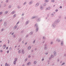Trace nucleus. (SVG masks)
Returning <instances> with one entry per match:
<instances>
[{"instance_id":"f257e3e1","label":"nucleus","mask_w":66,"mask_h":66,"mask_svg":"<svg viewBox=\"0 0 66 66\" xmlns=\"http://www.w3.org/2000/svg\"><path fill=\"white\" fill-rule=\"evenodd\" d=\"M50 9V7H48V8H47L46 9V10H49Z\"/></svg>"},{"instance_id":"f03ea898","label":"nucleus","mask_w":66,"mask_h":66,"mask_svg":"<svg viewBox=\"0 0 66 66\" xmlns=\"http://www.w3.org/2000/svg\"><path fill=\"white\" fill-rule=\"evenodd\" d=\"M6 45H4V46H3V48H4V49H5V46H6Z\"/></svg>"},{"instance_id":"7ed1b4c3","label":"nucleus","mask_w":66,"mask_h":66,"mask_svg":"<svg viewBox=\"0 0 66 66\" xmlns=\"http://www.w3.org/2000/svg\"><path fill=\"white\" fill-rule=\"evenodd\" d=\"M49 1L48 0H45V2H48Z\"/></svg>"},{"instance_id":"20e7f679","label":"nucleus","mask_w":66,"mask_h":66,"mask_svg":"<svg viewBox=\"0 0 66 66\" xmlns=\"http://www.w3.org/2000/svg\"><path fill=\"white\" fill-rule=\"evenodd\" d=\"M31 64V63L30 62H29L27 64V65H30Z\"/></svg>"},{"instance_id":"39448f33","label":"nucleus","mask_w":66,"mask_h":66,"mask_svg":"<svg viewBox=\"0 0 66 66\" xmlns=\"http://www.w3.org/2000/svg\"><path fill=\"white\" fill-rule=\"evenodd\" d=\"M39 4L38 3H37L36 5V6H37Z\"/></svg>"},{"instance_id":"423d86ee","label":"nucleus","mask_w":66,"mask_h":66,"mask_svg":"<svg viewBox=\"0 0 66 66\" xmlns=\"http://www.w3.org/2000/svg\"><path fill=\"white\" fill-rule=\"evenodd\" d=\"M15 13V11L13 12H12V14H14V13Z\"/></svg>"},{"instance_id":"0eeeda50","label":"nucleus","mask_w":66,"mask_h":66,"mask_svg":"<svg viewBox=\"0 0 66 66\" xmlns=\"http://www.w3.org/2000/svg\"><path fill=\"white\" fill-rule=\"evenodd\" d=\"M28 49H29H29H31V47H28Z\"/></svg>"},{"instance_id":"6e6552de","label":"nucleus","mask_w":66,"mask_h":66,"mask_svg":"<svg viewBox=\"0 0 66 66\" xmlns=\"http://www.w3.org/2000/svg\"><path fill=\"white\" fill-rule=\"evenodd\" d=\"M34 63L35 64H36V62L35 61L34 62Z\"/></svg>"},{"instance_id":"1a4fd4ad","label":"nucleus","mask_w":66,"mask_h":66,"mask_svg":"<svg viewBox=\"0 0 66 66\" xmlns=\"http://www.w3.org/2000/svg\"><path fill=\"white\" fill-rule=\"evenodd\" d=\"M52 2H54V0H52Z\"/></svg>"},{"instance_id":"9d476101","label":"nucleus","mask_w":66,"mask_h":66,"mask_svg":"<svg viewBox=\"0 0 66 66\" xmlns=\"http://www.w3.org/2000/svg\"><path fill=\"white\" fill-rule=\"evenodd\" d=\"M13 64H16V62H15V61H14V62H13Z\"/></svg>"},{"instance_id":"9b49d317","label":"nucleus","mask_w":66,"mask_h":66,"mask_svg":"<svg viewBox=\"0 0 66 66\" xmlns=\"http://www.w3.org/2000/svg\"><path fill=\"white\" fill-rule=\"evenodd\" d=\"M5 66H7V63H6L5 64Z\"/></svg>"},{"instance_id":"f8f14e48","label":"nucleus","mask_w":66,"mask_h":66,"mask_svg":"<svg viewBox=\"0 0 66 66\" xmlns=\"http://www.w3.org/2000/svg\"><path fill=\"white\" fill-rule=\"evenodd\" d=\"M17 58H15V61H16V60H17Z\"/></svg>"},{"instance_id":"ddd939ff","label":"nucleus","mask_w":66,"mask_h":66,"mask_svg":"<svg viewBox=\"0 0 66 66\" xmlns=\"http://www.w3.org/2000/svg\"><path fill=\"white\" fill-rule=\"evenodd\" d=\"M19 52V53H20L21 52L20 51H19V52Z\"/></svg>"},{"instance_id":"4468645a","label":"nucleus","mask_w":66,"mask_h":66,"mask_svg":"<svg viewBox=\"0 0 66 66\" xmlns=\"http://www.w3.org/2000/svg\"><path fill=\"white\" fill-rule=\"evenodd\" d=\"M57 41H58V42H60V41L59 40H57Z\"/></svg>"},{"instance_id":"2eb2a0df","label":"nucleus","mask_w":66,"mask_h":66,"mask_svg":"<svg viewBox=\"0 0 66 66\" xmlns=\"http://www.w3.org/2000/svg\"><path fill=\"white\" fill-rule=\"evenodd\" d=\"M30 57H31V56H28V58H30Z\"/></svg>"},{"instance_id":"dca6fc26","label":"nucleus","mask_w":66,"mask_h":66,"mask_svg":"<svg viewBox=\"0 0 66 66\" xmlns=\"http://www.w3.org/2000/svg\"><path fill=\"white\" fill-rule=\"evenodd\" d=\"M57 11H58V10H57V9L56 10V12H57Z\"/></svg>"},{"instance_id":"f3484780","label":"nucleus","mask_w":66,"mask_h":66,"mask_svg":"<svg viewBox=\"0 0 66 66\" xmlns=\"http://www.w3.org/2000/svg\"><path fill=\"white\" fill-rule=\"evenodd\" d=\"M2 12H0V15H1V14H2Z\"/></svg>"},{"instance_id":"a211bd4d","label":"nucleus","mask_w":66,"mask_h":66,"mask_svg":"<svg viewBox=\"0 0 66 66\" xmlns=\"http://www.w3.org/2000/svg\"><path fill=\"white\" fill-rule=\"evenodd\" d=\"M36 31H38V28H37L36 29Z\"/></svg>"},{"instance_id":"6ab92c4d","label":"nucleus","mask_w":66,"mask_h":66,"mask_svg":"<svg viewBox=\"0 0 66 66\" xmlns=\"http://www.w3.org/2000/svg\"><path fill=\"white\" fill-rule=\"evenodd\" d=\"M63 45V43H61V45L62 46V45Z\"/></svg>"},{"instance_id":"aec40b11","label":"nucleus","mask_w":66,"mask_h":66,"mask_svg":"<svg viewBox=\"0 0 66 66\" xmlns=\"http://www.w3.org/2000/svg\"><path fill=\"white\" fill-rule=\"evenodd\" d=\"M25 61H27V59H26L25 60Z\"/></svg>"},{"instance_id":"412c9836","label":"nucleus","mask_w":66,"mask_h":66,"mask_svg":"<svg viewBox=\"0 0 66 66\" xmlns=\"http://www.w3.org/2000/svg\"><path fill=\"white\" fill-rule=\"evenodd\" d=\"M62 6H60V9H61V8H62Z\"/></svg>"},{"instance_id":"4be33fe9","label":"nucleus","mask_w":66,"mask_h":66,"mask_svg":"<svg viewBox=\"0 0 66 66\" xmlns=\"http://www.w3.org/2000/svg\"><path fill=\"white\" fill-rule=\"evenodd\" d=\"M7 13V11H6L5 12V14H6V13Z\"/></svg>"},{"instance_id":"5701e85b","label":"nucleus","mask_w":66,"mask_h":66,"mask_svg":"<svg viewBox=\"0 0 66 66\" xmlns=\"http://www.w3.org/2000/svg\"><path fill=\"white\" fill-rule=\"evenodd\" d=\"M9 51H8L7 52V53H9Z\"/></svg>"},{"instance_id":"b1692460","label":"nucleus","mask_w":66,"mask_h":66,"mask_svg":"<svg viewBox=\"0 0 66 66\" xmlns=\"http://www.w3.org/2000/svg\"><path fill=\"white\" fill-rule=\"evenodd\" d=\"M46 4H44V6H46Z\"/></svg>"},{"instance_id":"393cba45","label":"nucleus","mask_w":66,"mask_h":66,"mask_svg":"<svg viewBox=\"0 0 66 66\" xmlns=\"http://www.w3.org/2000/svg\"><path fill=\"white\" fill-rule=\"evenodd\" d=\"M19 23V22H18L17 23H16V24H18Z\"/></svg>"},{"instance_id":"a878e982","label":"nucleus","mask_w":66,"mask_h":66,"mask_svg":"<svg viewBox=\"0 0 66 66\" xmlns=\"http://www.w3.org/2000/svg\"><path fill=\"white\" fill-rule=\"evenodd\" d=\"M14 17H15V16H16V15H14V16H13Z\"/></svg>"},{"instance_id":"bb28decb","label":"nucleus","mask_w":66,"mask_h":66,"mask_svg":"<svg viewBox=\"0 0 66 66\" xmlns=\"http://www.w3.org/2000/svg\"><path fill=\"white\" fill-rule=\"evenodd\" d=\"M31 4V2L29 3V4Z\"/></svg>"},{"instance_id":"cd10ccee","label":"nucleus","mask_w":66,"mask_h":66,"mask_svg":"<svg viewBox=\"0 0 66 66\" xmlns=\"http://www.w3.org/2000/svg\"><path fill=\"white\" fill-rule=\"evenodd\" d=\"M22 53H23V50H22Z\"/></svg>"},{"instance_id":"c85d7f7f","label":"nucleus","mask_w":66,"mask_h":66,"mask_svg":"<svg viewBox=\"0 0 66 66\" xmlns=\"http://www.w3.org/2000/svg\"><path fill=\"white\" fill-rule=\"evenodd\" d=\"M6 49H8V47H7L6 48Z\"/></svg>"},{"instance_id":"c756f323","label":"nucleus","mask_w":66,"mask_h":66,"mask_svg":"<svg viewBox=\"0 0 66 66\" xmlns=\"http://www.w3.org/2000/svg\"><path fill=\"white\" fill-rule=\"evenodd\" d=\"M4 30V29H2V31H3Z\"/></svg>"},{"instance_id":"7c9ffc66","label":"nucleus","mask_w":66,"mask_h":66,"mask_svg":"<svg viewBox=\"0 0 66 66\" xmlns=\"http://www.w3.org/2000/svg\"><path fill=\"white\" fill-rule=\"evenodd\" d=\"M1 52H2V50H1Z\"/></svg>"},{"instance_id":"2f4dec72","label":"nucleus","mask_w":66,"mask_h":66,"mask_svg":"<svg viewBox=\"0 0 66 66\" xmlns=\"http://www.w3.org/2000/svg\"><path fill=\"white\" fill-rule=\"evenodd\" d=\"M44 59H42V61H44Z\"/></svg>"},{"instance_id":"473e14b6","label":"nucleus","mask_w":66,"mask_h":66,"mask_svg":"<svg viewBox=\"0 0 66 66\" xmlns=\"http://www.w3.org/2000/svg\"><path fill=\"white\" fill-rule=\"evenodd\" d=\"M64 64H65V63H63V64L62 65H64Z\"/></svg>"},{"instance_id":"72a5a7b5","label":"nucleus","mask_w":66,"mask_h":66,"mask_svg":"<svg viewBox=\"0 0 66 66\" xmlns=\"http://www.w3.org/2000/svg\"><path fill=\"white\" fill-rule=\"evenodd\" d=\"M25 4H26V2L24 3V5Z\"/></svg>"},{"instance_id":"f704fd0d","label":"nucleus","mask_w":66,"mask_h":66,"mask_svg":"<svg viewBox=\"0 0 66 66\" xmlns=\"http://www.w3.org/2000/svg\"><path fill=\"white\" fill-rule=\"evenodd\" d=\"M0 21L1 22V21H2V20H0Z\"/></svg>"},{"instance_id":"c9c22d12","label":"nucleus","mask_w":66,"mask_h":66,"mask_svg":"<svg viewBox=\"0 0 66 66\" xmlns=\"http://www.w3.org/2000/svg\"><path fill=\"white\" fill-rule=\"evenodd\" d=\"M30 34H32V32H30Z\"/></svg>"},{"instance_id":"e433bc0d","label":"nucleus","mask_w":66,"mask_h":66,"mask_svg":"<svg viewBox=\"0 0 66 66\" xmlns=\"http://www.w3.org/2000/svg\"><path fill=\"white\" fill-rule=\"evenodd\" d=\"M14 34V33H12V35H13Z\"/></svg>"},{"instance_id":"4c0bfd02","label":"nucleus","mask_w":66,"mask_h":66,"mask_svg":"<svg viewBox=\"0 0 66 66\" xmlns=\"http://www.w3.org/2000/svg\"><path fill=\"white\" fill-rule=\"evenodd\" d=\"M15 27H17V26H15L14 27V28H15V29H16V28H15Z\"/></svg>"},{"instance_id":"58836bf2","label":"nucleus","mask_w":66,"mask_h":66,"mask_svg":"<svg viewBox=\"0 0 66 66\" xmlns=\"http://www.w3.org/2000/svg\"><path fill=\"white\" fill-rule=\"evenodd\" d=\"M4 24H6V23H4Z\"/></svg>"},{"instance_id":"ea45409f","label":"nucleus","mask_w":66,"mask_h":66,"mask_svg":"<svg viewBox=\"0 0 66 66\" xmlns=\"http://www.w3.org/2000/svg\"><path fill=\"white\" fill-rule=\"evenodd\" d=\"M35 43V41L33 42V43Z\"/></svg>"},{"instance_id":"a19ab883","label":"nucleus","mask_w":66,"mask_h":66,"mask_svg":"<svg viewBox=\"0 0 66 66\" xmlns=\"http://www.w3.org/2000/svg\"><path fill=\"white\" fill-rule=\"evenodd\" d=\"M46 55H47V54H48V53H46Z\"/></svg>"},{"instance_id":"79ce46f5","label":"nucleus","mask_w":66,"mask_h":66,"mask_svg":"<svg viewBox=\"0 0 66 66\" xmlns=\"http://www.w3.org/2000/svg\"><path fill=\"white\" fill-rule=\"evenodd\" d=\"M27 43H26L25 44V45H27Z\"/></svg>"},{"instance_id":"37998d69","label":"nucleus","mask_w":66,"mask_h":66,"mask_svg":"<svg viewBox=\"0 0 66 66\" xmlns=\"http://www.w3.org/2000/svg\"><path fill=\"white\" fill-rule=\"evenodd\" d=\"M1 42H2V41H0V43H1Z\"/></svg>"},{"instance_id":"c03bdc74","label":"nucleus","mask_w":66,"mask_h":66,"mask_svg":"<svg viewBox=\"0 0 66 66\" xmlns=\"http://www.w3.org/2000/svg\"><path fill=\"white\" fill-rule=\"evenodd\" d=\"M28 21L26 22V23H28Z\"/></svg>"},{"instance_id":"a18cd8bd","label":"nucleus","mask_w":66,"mask_h":66,"mask_svg":"<svg viewBox=\"0 0 66 66\" xmlns=\"http://www.w3.org/2000/svg\"><path fill=\"white\" fill-rule=\"evenodd\" d=\"M6 2H8V1H6Z\"/></svg>"},{"instance_id":"49530a36","label":"nucleus","mask_w":66,"mask_h":66,"mask_svg":"<svg viewBox=\"0 0 66 66\" xmlns=\"http://www.w3.org/2000/svg\"><path fill=\"white\" fill-rule=\"evenodd\" d=\"M51 44H52V43H51Z\"/></svg>"},{"instance_id":"de8ad7c7","label":"nucleus","mask_w":66,"mask_h":66,"mask_svg":"<svg viewBox=\"0 0 66 66\" xmlns=\"http://www.w3.org/2000/svg\"><path fill=\"white\" fill-rule=\"evenodd\" d=\"M22 16H23V14H22Z\"/></svg>"},{"instance_id":"09e8293b","label":"nucleus","mask_w":66,"mask_h":66,"mask_svg":"<svg viewBox=\"0 0 66 66\" xmlns=\"http://www.w3.org/2000/svg\"><path fill=\"white\" fill-rule=\"evenodd\" d=\"M0 46V47H1V46H2L1 45Z\"/></svg>"},{"instance_id":"8fccbe9b","label":"nucleus","mask_w":66,"mask_h":66,"mask_svg":"<svg viewBox=\"0 0 66 66\" xmlns=\"http://www.w3.org/2000/svg\"><path fill=\"white\" fill-rule=\"evenodd\" d=\"M24 66V65H22V66Z\"/></svg>"},{"instance_id":"3c124183","label":"nucleus","mask_w":66,"mask_h":66,"mask_svg":"<svg viewBox=\"0 0 66 66\" xmlns=\"http://www.w3.org/2000/svg\"><path fill=\"white\" fill-rule=\"evenodd\" d=\"M54 53H55V52H54Z\"/></svg>"},{"instance_id":"603ef678","label":"nucleus","mask_w":66,"mask_h":66,"mask_svg":"<svg viewBox=\"0 0 66 66\" xmlns=\"http://www.w3.org/2000/svg\"><path fill=\"white\" fill-rule=\"evenodd\" d=\"M1 66H2V65H1Z\"/></svg>"},{"instance_id":"864d4df0","label":"nucleus","mask_w":66,"mask_h":66,"mask_svg":"<svg viewBox=\"0 0 66 66\" xmlns=\"http://www.w3.org/2000/svg\"><path fill=\"white\" fill-rule=\"evenodd\" d=\"M36 25H35V26H36Z\"/></svg>"},{"instance_id":"5fc2aeb1","label":"nucleus","mask_w":66,"mask_h":66,"mask_svg":"<svg viewBox=\"0 0 66 66\" xmlns=\"http://www.w3.org/2000/svg\"><path fill=\"white\" fill-rule=\"evenodd\" d=\"M55 6V5H54V6Z\"/></svg>"},{"instance_id":"6e6d98bb","label":"nucleus","mask_w":66,"mask_h":66,"mask_svg":"<svg viewBox=\"0 0 66 66\" xmlns=\"http://www.w3.org/2000/svg\"><path fill=\"white\" fill-rule=\"evenodd\" d=\"M40 9H41V10H42V9H41V8H40Z\"/></svg>"}]
</instances>
